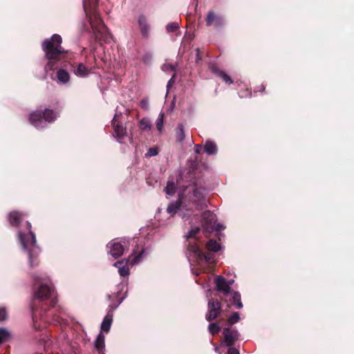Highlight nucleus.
Instances as JSON below:
<instances>
[{
    "mask_svg": "<svg viewBox=\"0 0 354 354\" xmlns=\"http://www.w3.org/2000/svg\"><path fill=\"white\" fill-rule=\"evenodd\" d=\"M162 70L165 72H167V71H174V67L172 64H165L162 67Z\"/></svg>",
    "mask_w": 354,
    "mask_h": 354,
    "instance_id": "37",
    "label": "nucleus"
},
{
    "mask_svg": "<svg viewBox=\"0 0 354 354\" xmlns=\"http://www.w3.org/2000/svg\"><path fill=\"white\" fill-rule=\"evenodd\" d=\"M215 284L216 290L222 292L225 295L232 292L227 280L221 275L215 278Z\"/></svg>",
    "mask_w": 354,
    "mask_h": 354,
    "instance_id": "11",
    "label": "nucleus"
},
{
    "mask_svg": "<svg viewBox=\"0 0 354 354\" xmlns=\"http://www.w3.org/2000/svg\"><path fill=\"white\" fill-rule=\"evenodd\" d=\"M227 354H239V351L233 347H230L227 351Z\"/></svg>",
    "mask_w": 354,
    "mask_h": 354,
    "instance_id": "41",
    "label": "nucleus"
},
{
    "mask_svg": "<svg viewBox=\"0 0 354 354\" xmlns=\"http://www.w3.org/2000/svg\"><path fill=\"white\" fill-rule=\"evenodd\" d=\"M97 1L98 0H84L83 7L95 39L108 43L112 39V36L109 32L95 9Z\"/></svg>",
    "mask_w": 354,
    "mask_h": 354,
    "instance_id": "1",
    "label": "nucleus"
},
{
    "mask_svg": "<svg viewBox=\"0 0 354 354\" xmlns=\"http://www.w3.org/2000/svg\"><path fill=\"white\" fill-rule=\"evenodd\" d=\"M205 259L207 263H211L213 262V257L209 254H203L201 259Z\"/></svg>",
    "mask_w": 354,
    "mask_h": 354,
    "instance_id": "38",
    "label": "nucleus"
},
{
    "mask_svg": "<svg viewBox=\"0 0 354 354\" xmlns=\"http://www.w3.org/2000/svg\"><path fill=\"white\" fill-rule=\"evenodd\" d=\"M142 253L143 252L135 257L133 259H123L121 261H118L113 264L115 267L118 268V272L121 277L129 276V268L128 267V263H129V261H131V264L133 266L138 263L142 257Z\"/></svg>",
    "mask_w": 354,
    "mask_h": 354,
    "instance_id": "7",
    "label": "nucleus"
},
{
    "mask_svg": "<svg viewBox=\"0 0 354 354\" xmlns=\"http://www.w3.org/2000/svg\"><path fill=\"white\" fill-rule=\"evenodd\" d=\"M75 74L77 76L83 77L86 76L89 73V70L83 64H78L77 68L74 71Z\"/></svg>",
    "mask_w": 354,
    "mask_h": 354,
    "instance_id": "23",
    "label": "nucleus"
},
{
    "mask_svg": "<svg viewBox=\"0 0 354 354\" xmlns=\"http://www.w3.org/2000/svg\"><path fill=\"white\" fill-rule=\"evenodd\" d=\"M215 351L217 352L218 351V347H216L215 348Z\"/></svg>",
    "mask_w": 354,
    "mask_h": 354,
    "instance_id": "47",
    "label": "nucleus"
},
{
    "mask_svg": "<svg viewBox=\"0 0 354 354\" xmlns=\"http://www.w3.org/2000/svg\"><path fill=\"white\" fill-rule=\"evenodd\" d=\"M107 246L110 250L109 254L115 259L120 257L124 252V245L120 243L112 241Z\"/></svg>",
    "mask_w": 354,
    "mask_h": 354,
    "instance_id": "12",
    "label": "nucleus"
},
{
    "mask_svg": "<svg viewBox=\"0 0 354 354\" xmlns=\"http://www.w3.org/2000/svg\"><path fill=\"white\" fill-rule=\"evenodd\" d=\"M7 317V313L6 309L0 308V321H3Z\"/></svg>",
    "mask_w": 354,
    "mask_h": 354,
    "instance_id": "39",
    "label": "nucleus"
},
{
    "mask_svg": "<svg viewBox=\"0 0 354 354\" xmlns=\"http://www.w3.org/2000/svg\"><path fill=\"white\" fill-rule=\"evenodd\" d=\"M183 203L180 202H173L171 203L167 207V212L171 215H174L177 212V210L180 209V205Z\"/></svg>",
    "mask_w": 354,
    "mask_h": 354,
    "instance_id": "25",
    "label": "nucleus"
},
{
    "mask_svg": "<svg viewBox=\"0 0 354 354\" xmlns=\"http://www.w3.org/2000/svg\"><path fill=\"white\" fill-rule=\"evenodd\" d=\"M207 248L209 251L216 252L221 249V245L214 240H210L207 244Z\"/></svg>",
    "mask_w": 354,
    "mask_h": 354,
    "instance_id": "26",
    "label": "nucleus"
},
{
    "mask_svg": "<svg viewBox=\"0 0 354 354\" xmlns=\"http://www.w3.org/2000/svg\"><path fill=\"white\" fill-rule=\"evenodd\" d=\"M220 330V326L216 323H212L209 325V333L212 335L218 333Z\"/></svg>",
    "mask_w": 354,
    "mask_h": 354,
    "instance_id": "32",
    "label": "nucleus"
},
{
    "mask_svg": "<svg viewBox=\"0 0 354 354\" xmlns=\"http://www.w3.org/2000/svg\"><path fill=\"white\" fill-rule=\"evenodd\" d=\"M57 82L60 84H66L70 80V75L68 72L60 69L57 73Z\"/></svg>",
    "mask_w": 354,
    "mask_h": 354,
    "instance_id": "19",
    "label": "nucleus"
},
{
    "mask_svg": "<svg viewBox=\"0 0 354 354\" xmlns=\"http://www.w3.org/2000/svg\"><path fill=\"white\" fill-rule=\"evenodd\" d=\"M95 347L99 352L102 351L105 347V337L102 333H99L95 340Z\"/></svg>",
    "mask_w": 354,
    "mask_h": 354,
    "instance_id": "18",
    "label": "nucleus"
},
{
    "mask_svg": "<svg viewBox=\"0 0 354 354\" xmlns=\"http://www.w3.org/2000/svg\"><path fill=\"white\" fill-rule=\"evenodd\" d=\"M140 106L144 109H147L149 108V101H148V100H146V99L142 100L141 102H140Z\"/></svg>",
    "mask_w": 354,
    "mask_h": 354,
    "instance_id": "40",
    "label": "nucleus"
},
{
    "mask_svg": "<svg viewBox=\"0 0 354 354\" xmlns=\"http://www.w3.org/2000/svg\"><path fill=\"white\" fill-rule=\"evenodd\" d=\"M188 252L190 254H192L194 257H197L198 259H201L203 257V253L201 250H200L198 245L195 242H189Z\"/></svg>",
    "mask_w": 354,
    "mask_h": 354,
    "instance_id": "15",
    "label": "nucleus"
},
{
    "mask_svg": "<svg viewBox=\"0 0 354 354\" xmlns=\"http://www.w3.org/2000/svg\"><path fill=\"white\" fill-rule=\"evenodd\" d=\"M204 151L209 156L217 153V146L214 142L207 141L204 145Z\"/></svg>",
    "mask_w": 354,
    "mask_h": 354,
    "instance_id": "17",
    "label": "nucleus"
},
{
    "mask_svg": "<svg viewBox=\"0 0 354 354\" xmlns=\"http://www.w3.org/2000/svg\"><path fill=\"white\" fill-rule=\"evenodd\" d=\"M176 189L175 183L171 180H168L167 186L165 187V192L169 196H173Z\"/></svg>",
    "mask_w": 354,
    "mask_h": 354,
    "instance_id": "24",
    "label": "nucleus"
},
{
    "mask_svg": "<svg viewBox=\"0 0 354 354\" xmlns=\"http://www.w3.org/2000/svg\"><path fill=\"white\" fill-rule=\"evenodd\" d=\"M26 226L29 230L28 234H23L19 232V238L24 250L28 257L29 266L33 268L39 263L37 257L40 252V249L37 245L35 234L30 230V223L27 222Z\"/></svg>",
    "mask_w": 354,
    "mask_h": 354,
    "instance_id": "2",
    "label": "nucleus"
},
{
    "mask_svg": "<svg viewBox=\"0 0 354 354\" xmlns=\"http://www.w3.org/2000/svg\"><path fill=\"white\" fill-rule=\"evenodd\" d=\"M203 226L208 232L218 231L223 227L217 223V218L215 214L210 211H206L203 214Z\"/></svg>",
    "mask_w": 354,
    "mask_h": 354,
    "instance_id": "6",
    "label": "nucleus"
},
{
    "mask_svg": "<svg viewBox=\"0 0 354 354\" xmlns=\"http://www.w3.org/2000/svg\"><path fill=\"white\" fill-rule=\"evenodd\" d=\"M9 222L12 225H17L21 219V214L18 212H12L8 215Z\"/></svg>",
    "mask_w": 354,
    "mask_h": 354,
    "instance_id": "21",
    "label": "nucleus"
},
{
    "mask_svg": "<svg viewBox=\"0 0 354 354\" xmlns=\"http://www.w3.org/2000/svg\"><path fill=\"white\" fill-rule=\"evenodd\" d=\"M112 123L114 128V135L118 138V140L120 142V140L127 135L126 128L122 125L116 124V115L113 119Z\"/></svg>",
    "mask_w": 354,
    "mask_h": 354,
    "instance_id": "14",
    "label": "nucleus"
},
{
    "mask_svg": "<svg viewBox=\"0 0 354 354\" xmlns=\"http://www.w3.org/2000/svg\"><path fill=\"white\" fill-rule=\"evenodd\" d=\"M240 319L239 314L238 313H232L229 317L228 322L231 324L238 322Z\"/></svg>",
    "mask_w": 354,
    "mask_h": 354,
    "instance_id": "35",
    "label": "nucleus"
},
{
    "mask_svg": "<svg viewBox=\"0 0 354 354\" xmlns=\"http://www.w3.org/2000/svg\"><path fill=\"white\" fill-rule=\"evenodd\" d=\"M57 114L50 109H45L41 113L34 111L30 115V123L37 129H42L46 126L47 122H51L55 120Z\"/></svg>",
    "mask_w": 354,
    "mask_h": 354,
    "instance_id": "5",
    "label": "nucleus"
},
{
    "mask_svg": "<svg viewBox=\"0 0 354 354\" xmlns=\"http://www.w3.org/2000/svg\"><path fill=\"white\" fill-rule=\"evenodd\" d=\"M10 336V333L4 328H0V344L6 341Z\"/></svg>",
    "mask_w": 354,
    "mask_h": 354,
    "instance_id": "30",
    "label": "nucleus"
},
{
    "mask_svg": "<svg viewBox=\"0 0 354 354\" xmlns=\"http://www.w3.org/2000/svg\"><path fill=\"white\" fill-rule=\"evenodd\" d=\"M53 294L54 288L52 286L44 284L40 286L35 291L34 297L35 298L44 300L51 297Z\"/></svg>",
    "mask_w": 354,
    "mask_h": 354,
    "instance_id": "9",
    "label": "nucleus"
},
{
    "mask_svg": "<svg viewBox=\"0 0 354 354\" xmlns=\"http://www.w3.org/2000/svg\"><path fill=\"white\" fill-rule=\"evenodd\" d=\"M203 189L192 184L187 186L183 193L180 195V202L185 205L192 204L198 208V206L204 201Z\"/></svg>",
    "mask_w": 354,
    "mask_h": 354,
    "instance_id": "4",
    "label": "nucleus"
},
{
    "mask_svg": "<svg viewBox=\"0 0 354 354\" xmlns=\"http://www.w3.org/2000/svg\"><path fill=\"white\" fill-rule=\"evenodd\" d=\"M223 20L222 17L218 16L213 11H209L206 17V24L208 26H214L219 27L223 25Z\"/></svg>",
    "mask_w": 354,
    "mask_h": 354,
    "instance_id": "13",
    "label": "nucleus"
},
{
    "mask_svg": "<svg viewBox=\"0 0 354 354\" xmlns=\"http://www.w3.org/2000/svg\"><path fill=\"white\" fill-rule=\"evenodd\" d=\"M158 153L157 149L156 148H150L148 149L147 153H146V156L151 157L155 156Z\"/></svg>",
    "mask_w": 354,
    "mask_h": 354,
    "instance_id": "36",
    "label": "nucleus"
},
{
    "mask_svg": "<svg viewBox=\"0 0 354 354\" xmlns=\"http://www.w3.org/2000/svg\"><path fill=\"white\" fill-rule=\"evenodd\" d=\"M164 118L165 115L163 113H160L156 120V128L159 133H162L163 130V124H164Z\"/></svg>",
    "mask_w": 354,
    "mask_h": 354,
    "instance_id": "28",
    "label": "nucleus"
},
{
    "mask_svg": "<svg viewBox=\"0 0 354 354\" xmlns=\"http://www.w3.org/2000/svg\"><path fill=\"white\" fill-rule=\"evenodd\" d=\"M185 138L184 127L182 124H179L176 132V139L178 141L182 142L184 140Z\"/></svg>",
    "mask_w": 354,
    "mask_h": 354,
    "instance_id": "29",
    "label": "nucleus"
},
{
    "mask_svg": "<svg viewBox=\"0 0 354 354\" xmlns=\"http://www.w3.org/2000/svg\"><path fill=\"white\" fill-rule=\"evenodd\" d=\"M200 228L198 227H194L189 230V232L186 234L185 237L187 239H192L195 238L196 234L199 232Z\"/></svg>",
    "mask_w": 354,
    "mask_h": 354,
    "instance_id": "31",
    "label": "nucleus"
},
{
    "mask_svg": "<svg viewBox=\"0 0 354 354\" xmlns=\"http://www.w3.org/2000/svg\"><path fill=\"white\" fill-rule=\"evenodd\" d=\"M221 312V304L213 299L208 301V312L206 315V319L208 321L214 319Z\"/></svg>",
    "mask_w": 354,
    "mask_h": 354,
    "instance_id": "8",
    "label": "nucleus"
},
{
    "mask_svg": "<svg viewBox=\"0 0 354 354\" xmlns=\"http://www.w3.org/2000/svg\"><path fill=\"white\" fill-rule=\"evenodd\" d=\"M62 39L60 35L55 34L50 39H46L42 44V49L45 53L46 57L49 59L45 66L46 71L53 70V61L57 59V57L64 53V50L61 46Z\"/></svg>",
    "mask_w": 354,
    "mask_h": 354,
    "instance_id": "3",
    "label": "nucleus"
},
{
    "mask_svg": "<svg viewBox=\"0 0 354 354\" xmlns=\"http://www.w3.org/2000/svg\"><path fill=\"white\" fill-rule=\"evenodd\" d=\"M201 149V145H196V147H195V152L196 153H200Z\"/></svg>",
    "mask_w": 354,
    "mask_h": 354,
    "instance_id": "43",
    "label": "nucleus"
},
{
    "mask_svg": "<svg viewBox=\"0 0 354 354\" xmlns=\"http://www.w3.org/2000/svg\"><path fill=\"white\" fill-rule=\"evenodd\" d=\"M138 24L142 34L144 36H147L149 32V26L147 24L146 18L142 15L140 16L138 19Z\"/></svg>",
    "mask_w": 354,
    "mask_h": 354,
    "instance_id": "16",
    "label": "nucleus"
},
{
    "mask_svg": "<svg viewBox=\"0 0 354 354\" xmlns=\"http://www.w3.org/2000/svg\"><path fill=\"white\" fill-rule=\"evenodd\" d=\"M232 304L235 306L236 308L241 309L243 308V304L241 301V295L239 292L232 291Z\"/></svg>",
    "mask_w": 354,
    "mask_h": 354,
    "instance_id": "20",
    "label": "nucleus"
},
{
    "mask_svg": "<svg viewBox=\"0 0 354 354\" xmlns=\"http://www.w3.org/2000/svg\"><path fill=\"white\" fill-rule=\"evenodd\" d=\"M113 322V315L108 314L103 319L101 324V329L104 331H109Z\"/></svg>",
    "mask_w": 354,
    "mask_h": 354,
    "instance_id": "22",
    "label": "nucleus"
},
{
    "mask_svg": "<svg viewBox=\"0 0 354 354\" xmlns=\"http://www.w3.org/2000/svg\"><path fill=\"white\" fill-rule=\"evenodd\" d=\"M248 95H249V92L248 91H247V93H240V96L241 97H247Z\"/></svg>",
    "mask_w": 354,
    "mask_h": 354,
    "instance_id": "45",
    "label": "nucleus"
},
{
    "mask_svg": "<svg viewBox=\"0 0 354 354\" xmlns=\"http://www.w3.org/2000/svg\"><path fill=\"white\" fill-rule=\"evenodd\" d=\"M139 127L142 131H149L151 128V124L149 119L147 118H142L140 121V125Z\"/></svg>",
    "mask_w": 354,
    "mask_h": 354,
    "instance_id": "27",
    "label": "nucleus"
},
{
    "mask_svg": "<svg viewBox=\"0 0 354 354\" xmlns=\"http://www.w3.org/2000/svg\"><path fill=\"white\" fill-rule=\"evenodd\" d=\"M218 75L222 78V80L225 82V83H227V84H232V79L230 78V77L227 75L225 72L223 71H219L218 73Z\"/></svg>",
    "mask_w": 354,
    "mask_h": 354,
    "instance_id": "34",
    "label": "nucleus"
},
{
    "mask_svg": "<svg viewBox=\"0 0 354 354\" xmlns=\"http://www.w3.org/2000/svg\"><path fill=\"white\" fill-rule=\"evenodd\" d=\"M151 59V55H146L144 58H143V61L145 62H149L150 60Z\"/></svg>",
    "mask_w": 354,
    "mask_h": 354,
    "instance_id": "42",
    "label": "nucleus"
},
{
    "mask_svg": "<svg viewBox=\"0 0 354 354\" xmlns=\"http://www.w3.org/2000/svg\"><path fill=\"white\" fill-rule=\"evenodd\" d=\"M228 282V283L230 284V288L231 287V286L234 283V280L232 279V280H230V281H227Z\"/></svg>",
    "mask_w": 354,
    "mask_h": 354,
    "instance_id": "46",
    "label": "nucleus"
},
{
    "mask_svg": "<svg viewBox=\"0 0 354 354\" xmlns=\"http://www.w3.org/2000/svg\"><path fill=\"white\" fill-rule=\"evenodd\" d=\"M224 340L221 343V345L226 346H230L239 337V333L236 330H230L228 328H225L223 330Z\"/></svg>",
    "mask_w": 354,
    "mask_h": 354,
    "instance_id": "10",
    "label": "nucleus"
},
{
    "mask_svg": "<svg viewBox=\"0 0 354 354\" xmlns=\"http://www.w3.org/2000/svg\"><path fill=\"white\" fill-rule=\"evenodd\" d=\"M174 78V75H173L171 78L169 80V82L167 83V87L170 86V85L172 84Z\"/></svg>",
    "mask_w": 354,
    "mask_h": 354,
    "instance_id": "44",
    "label": "nucleus"
},
{
    "mask_svg": "<svg viewBox=\"0 0 354 354\" xmlns=\"http://www.w3.org/2000/svg\"><path fill=\"white\" fill-rule=\"evenodd\" d=\"M179 28L178 24L177 22H171L168 24L166 26V29L167 32H174Z\"/></svg>",
    "mask_w": 354,
    "mask_h": 354,
    "instance_id": "33",
    "label": "nucleus"
}]
</instances>
